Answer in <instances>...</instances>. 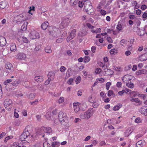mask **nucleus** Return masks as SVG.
<instances>
[{"mask_svg":"<svg viewBox=\"0 0 147 147\" xmlns=\"http://www.w3.org/2000/svg\"><path fill=\"white\" fill-rule=\"evenodd\" d=\"M6 43L5 37H0V46L3 47L5 46Z\"/></svg>","mask_w":147,"mask_h":147,"instance_id":"2eb2a0df","label":"nucleus"},{"mask_svg":"<svg viewBox=\"0 0 147 147\" xmlns=\"http://www.w3.org/2000/svg\"><path fill=\"white\" fill-rule=\"evenodd\" d=\"M86 33V32L85 31H82L81 32V33H79V34L80 35L79 36H84L85 35Z\"/></svg>","mask_w":147,"mask_h":147,"instance_id":"69168bd1","label":"nucleus"},{"mask_svg":"<svg viewBox=\"0 0 147 147\" xmlns=\"http://www.w3.org/2000/svg\"><path fill=\"white\" fill-rule=\"evenodd\" d=\"M52 130L50 127H44L41 128L40 133V134H43L44 133L50 134L52 133Z\"/></svg>","mask_w":147,"mask_h":147,"instance_id":"423d86ee","label":"nucleus"},{"mask_svg":"<svg viewBox=\"0 0 147 147\" xmlns=\"http://www.w3.org/2000/svg\"><path fill=\"white\" fill-rule=\"evenodd\" d=\"M32 127L30 125L26 126L24 129L23 132L20 136V139L22 141H24L30 135L32 130Z\"/></svg>","mask_w":147,"mask_h":147,"instance_id":"f257e3e1","label":"nucleus"},{"mask_svg":"<svg viewBox=\"0 0 147 147\" xmlns=\"http://www.w3.org/2000/svg\"><path fill=\"white\" fill-rule=\"evenodd\" d=\"M59 121L62 125L65 126L66 125L65 121L67 119L66 113L60 111L58 114Z\"/></svg>","mask_w":147,"mask_h":147,"instance_id":"20e7f679","label":"nucleus"},{"mask_svg":"<svg viewBox=\"0 0 147 147\" xmlns=\"http://www.w3.org/2000/svg\"><path fill=\"white\" fill-rule=\"evenodd\" d=\"M43 146L44 147H51L50 144L47 142H45L44 143Z\"/></svg>","mask_w":147,"mask_h":147,"instance_id":"e2e57ef3","label":"nucleus"},{"mask_svg":"<svg viewBox=\"0 0 147 147\" xmlns=\"http://www.w3.org/2000/svg\"><path fill=\"white\" fill-rule=\"evenodd\" d=\"M10 48L11 51H15L16 50V45L14 43L11 44Z\"/></svg>","mask_w":147,"mask_h":147,"instance_id":"cd10ccee","label":"nucleus"},{"mask_svg":"<svg viewBox=\"0 0 147 147\" xmlns=\"http://www.w3.org/2000/svg\"><path fill=\"white\" fill-rule=\"evenodd\" d=\"M126 85L129 88H133L134 87V84L133 83L131 82H128L126 83Z\"/></svg>","mask_w":147,"mask_h":147,"instance_id":"473e14b6","label":"nucleus"},{"mask_svg":"<svg viewBox=\"0 0 147 147\" xmlns=\"http://www.w3.org/2000/svg\"><path fill=\"white\" fill-rule=\"evenodd\" d=\"M5 67L6 69V70L7 73H9L13 70V67L12 64L10 63H7L5 65Z\"/></svg>","mask_w":147,"mask_h":147,"instance_id":"9d476101","label":"nucleus"},{"mask_svg":"<svg viewBox=\"0 0 147 147\" xmlns=\"http://www.w3.org/2000/svg\"><path fill=\"white\" fill-rule=\"evenodd\" d=\"M7 5V3L6 1H3L0 2V8L4 9Z\"/></svg>","mask_w":147,"mask_h":147,"instance_id":"412c9836","label":"nucleus"},{"mask_svg":"<svg viewBox=\"0 0 147 147\" xmlns=\"http://www.w3.org/2000/svg\"><path fill=\"white\" fill-rule=\"evenodd\" d=\"M147 18V13L146 12H144L142 15V18L143 20L145 21Z\"/></svg>","mask_w":147,"mask_h":147,"instance_id":"a18cd8bd","label":"nucleus"},{"mask_svg":"<svg viewBox=\"0 0 147 147\" xmlns=\"http://www.w3.org/2000/svg\"><path fill=\"white\" fill-rule=\"evenodd\" d=\"M43 77L42 76H36L34 78V80L37 82H40L43 81Z\"/></svg>","mask_w":147,"mask_h":147,"instance_id":"aec40b11","label":"nucleus"},{"mask_svg":"<svg viewBox=\"0 0 147 147\" xmlns=\"http://www.w3.org/2000/svg\"><path fill=\"white\" fill-rule=\"evenodd\" d=\"M81 80V78L80 76H78L76 79V84H78Z\"/></svg>","mask_w":147,"mask_h":147,"instance_id":"864d4df0","label":"nucleus"},{"mask_svg":"<svg viewBox=\"0 0 147 147\" xmlns=\"http://www.w3.org/2000/svg\"><path fill=\"white\" fill-rule=\"evenodd\" d=\"M18 58L21 60L24 59L26 57V55L23 53H19L17 55Z\"/></svg>","mask_w":147,"mask_h":147,"instance_id":"6ab92c4d","label":"nucleus"},{"mask_svg":"<svg viewBox=\"0 0 147 147\" xmlns=\"http://www.w3.org/2000/svg\"><path fill=\"white\" fill-rule=\"evenodd\" d=\"M35 96V94L30 93L28 95V98L29 99H33L34 98Z\"/></svg>","mask_w":147,"mask_h":147,"instance_id":"c03bdc74","label":"nucleus"},{"mask_svg":"<svg viewBox=\"0 0 147 147\" xmlns=\"http://www.w3.org/2000/svg\"><path fill=\"white\" fill-rule=\"evenodd\" d=\"M18 111L16 109H15L14 110V116L16 118H18L19 117V114H18Z\"/></svg>","mask_w":147,"mask_h":147,"instance_id":"49530a36","label":"nucleus"},{"mask_svg":"<svg viewBox=\"0 0 147 147\" xmlns=\"http://www.w3.org/2000/svg\"><path fill=\"white\" fill-rule=\"evenodd\" d=\"M122 104L120 103L118 104L117 105L113 107V110L115 111L118 110L122 107Z\"/></svg>","mask_w":147,"mask_h":147,"instance_id":"bb28decb","label":"nucleus"},{"mask_svg":"<svg viewBox=\"0 0 147 147\" xmlns=\"http://www.w3.org/2000/svg\"><path fill=\"white\" fill-rule=\"evenodd\" d=\"M29 8L30 10L28 11V13H29L30 14H31V15H32L33 14V13L32 12H31V11H34L35 7H34V6H32V7H30Z\"/></svg>","mask_w":147,"mask_h":147,"instance_id":"79ce46f5","label":"nucleus"},{"mask_svg":"<svg viewBox=\"0 0 147 147\" xmlns=\"http://www.w3.org/2000/svg\"><path fill=\"white\" fill-rule=\"evenodd\" d=\"M137 74L138 75H140L141 74H147V70L145 69H143L140 70L137 72Z\"/></svg>","mask_w":147,"mask_h":147,"instance_id":"393cba45","label":"nucleus"},{"mask_svg":"<svg viewBox=\"0 0 147 147\" xmlns=\"http://www.w3.org/2000/svg\"><path fill=\"white\" fill-rule=\"evenodd\" d=\"M139 97L142 98L143 100H145L147 98V95L144 94H141L139 95Z\"/></svg>","mask_w":147,"mask_h":147,"instance_id":"4c0bfd02","label":"nucleus"},{"mask_svg":"<svg viewBox=\"0 0 147 147\" xmlns=\"http://www.w3.org/2000/svg\"><path fill=\"white\" fill-rule=\"evenodd\" d=\"M113 93V92L112 90H109L108 92V96H110Z\"/></svg>","mask_w":147,"mask_h":147,"instance_id":"bf43d9fd","label":"nucleus"},{"mask_svg":"<svg viewBox=\"0 0 147 147\" xmlns=\"http://www.w3.org/2000/svg\"><path fill=\"white\" fill-rule=\"evenodd\" d=\"M86 26L89 29H93L94 27V26H92L89 23H87L86 24Z\"/></svg>","mask_w":147,"mask_h":147,"instance_id":"8fccbe9b","label":"nucleus"},{"mask_svg":"<svg viewBox=\"0 0 147 147\" xmlns=\"http://www.w3.org/2000/svg\"><path fill=\"white\" fill-rule=\"evenodd\" d=\"M135 121L137 123H140L141 122V119L140 117H138L135 119Z\"/></svg>","mask_w":147,"mask_h":147,"instance_id":"4d7b16f0","label":"nucleus"},{"mask_svg":"<svg viewBox=\"0 0 147 147\" xmlns=\"http://www.w3.org/2000/svg\"><path fill=\"white\" fill-rule=\"evenodd\" d=\"M58 28H57L55 26H50L49 28V30L47 33L49 35L53 36L56 35L57 31H58Z\"/></svg>","mask_w":147,"mask_h":147,"instance_id":"0eeeda50","label":"nucleus"},{"mask_svg":"<svg viewBox=\"0 0 147 147\" xmlns=\"http://www.w3.org/2000/svg\"><path fill=\"white\" fill-rule=\"evenodd\" d=\"M11 103L12 101L9 99H6L4 102L5 107L8 109H10L11 107Z\"/></svg>","mask_w":147,"mask_h":147,"instance_id":"1a4fd4ad","label":"nucleus"},{"mask_svg":"<svg viewBox=\"0 0 147 147\" xmlns=\"http://www.w3.org/2000/svg\"><path fill=\"white\" fill-rule=\"evenodd\" d=\"M20 83V81L19 80H17L12 82L11 84L13 86H18Z\"/></svg>","mask_w":147,"mask_h":147,"instance_id":"2f4dec72","label":"nucleus"},{"mask_svg":"<svg viewBox=\"0 0 147 147\" xmlns=\"http://www.w3.org/2000/svg\"><path fill=\"white\" fill-rule=\"evenodd\" d=\"M49 23L48 22L45 21L43 23L41 26L43 30H45L48 26Z\"/></svg>","mask_w":147,"mask_h":147,"instance_id":"5701e85b","label":"nucleus"},{"mask_svg":"<svg viewBox=\"0 0 147 147\" xmlns=\"http://www.w3.org/2000/svg\"><path fill=\"white\" fill-rule=\"evenodd\" d=\"M105 72H106V74L108 75H112L113 73V72L112 70L108 69H107V70H105Z\"/></svg>","mask_w":147,"mask_h":147,"instance_id":"e433bc0d","label":"nucleus"},{"mask_svg":"<svg viewBox=\"0 0 147 147\" xmlns=\"http://www.w3.org/2000/svg\"><path fill=\"white\" fill-rule=\"evenodd\" d=\"M90 58L89 56H85L84 58V63L88 62L90 61Z\"/></svg>","mask_w":147,"mask_h":147,"instance_id":"58836bf2","label":"nucleus"},{"mask_svg":"<svg viewBox=\"0 0 147 147\" xmlns=\"http://www.w3.org/2000/svg\"><path fill=\"white\" fill-rule=\"evenodd\" d=\"M100 12L101 14L103 16H105L107 13V12L105 10L103 9H101Z\"/></svg>","mask_w":147,"mask_h":147,"instance_id":"6e6d98bb","label":"nucleus"},{"mask_svg":"<svg viewBox=\"0 0 147 147\" xmlns=\"http://www.w3.org/2000/svg\"><path fill=\"white\" fill-rule=\"evenodd\" d=\"M74 80L72 78H70L67 82V83L69 84H71L73 82Z\"/></svg>","mask_w":147,"mask_h":147,"instance_id":"774afa93","label":"nucleus"},{"mask_svg":"<svg viewBox=\"0 0 147 147\" xmlns=\"http://www.w3.org/2000/svg\"><path fill=\"white\" fill-rule=\"evenodd\" d=\"M45 51L46 53H51L52 52L51 48L49 46H47L45 47Z\"/></svg>","mask_w":147,"mask_h":147,"instance_id":"7c9ffc66","label":"nucleus"},{"mask_svg":"<svg viewBox=\"0 0 147 147\" xmlns=\"http://www.w3.org/2000/svg\"><path fill=\"white\" fill-rule=\"evenodd\" d=\"M132 5L134 6V9H138L139 8L140 5L138 4L137 2L136 1H134L131 3Z\"/></svg>","mask_w":147,"mask_h":147,"instance_id":"b1692460","label":"nucleus"},{"mask_svg":"<svg viewBox=\"0 0 147 147\" xmlns=\"http://www.w3.org/2000/svg\"><path fill=\"white\" fill-rule=\"evenodd\" d=\"M19 144L18 143L16 142H14L11 145V147H16Z\"/></svg>","mask_w":147,"mask_h":147,"instance_id":"680f3d73","label":"nucleus"},{"mask_svg":"<svg viewBox=\"0 0 147 147\" xmlns=\"http://www.w3.org/2000/svg\"><path fill=\"white\" fill-rule=\"evenodd\" d=\"M55 72L54 71L50 72L48 75V78L50 79L51 80H53L55 77Z\"/></svg>","mask_w":147,"mask_h":147,"instance_id":"ddd939ff","label":"nucleus"},{"mask_svg":"<svg viewBox=\"0 0 147 147\" xmlns=\"http://www.w3.org/2000/svg\"><path fill=\"white\" fill-rule=\"evenodd\" d=\"M69 21V19L68 18H64L61 23L59 28L61 29H63L67 27L68 25Z\"/></svg>","mask_w":147,"mask_h":147,"instance_id":"39448f33","label":"nucleus"},{"mask_svg":"<svg viewBox=\"0 0 147 147\" xmlns=\"http://www.w3.org/2000/svg\"><path fill=\"white\" fill-rule=\"evenodd\" d=\"M141 113L145 116H147V107L144 106L141 107L139 109Z\"/></svg>","mask_w":147,"mask_h":147,"instance_id":"9b49d317","label":"nucleus"},{"mask_svg":"<svg viewBox=\"0 0 147 147\" xmlns=\"http://www.w3.org/2000/svg\"><path fill=\"white\" fill-rule=\"evenodd\" d=\"M76 32L75 29L73 30L70 34L69 36L70 37H74L76 36Z\"/></svg>","mask_w":147,"mask_h":147,"instance_id":"ea45409f","label":"nucleus"},{"mask_svg":"<svg viewBox=\"0 0 147 147\" xmlns=\"http://www.w3.org/2000/svg\"><path fill=\"white\" fill-rule=\"evenodd\" d=\"M78 0H70V4L71 6H73L76 5L78 3Z\"/></svg>","mask_w":147,"mask_h":147,"instance_id":"c756f323","label":"nucleus"},{"mask_svg":"<svg viewBox=\"0 0 147 147\" xmlns=\"http://www.w3.org/2000/svg\"><path fill=\"white\" fill-rule=\"evenodd\" d=\"M142 142V141L141 140L138 142L136 143L137 147H141L143 145Z\"/></svg>","mask_w":147,"mask_h":147,"instance_id":"37998d69","label":"nucleus"},{"mask_svg":"<svg viewBox=\"0 0 147 147\" xmlns=\"http://www.w3.org/2000/svg\"><path fill=\"white\" fill-rule=\"evenodd\" d=\"M130 131V130L129 129V130H127L125 132V136H128L131 133V132L130 133H129V131Z\"/></svg>","mask_w":147,"mask_h":147,"instance_id":"338daca9","label":"nucleus"},{"mask_svg":"<svg viewBox=\"0 0 147 147\" xmlns=\"http://www.w3.org/2000/svg\"><path fill=\"white\" fill-rule=\"evenodd\" d=\"M130 101L131 102H134L136 103H138V105H140L142 104V102L138 98H133L130 99Z\"/></svg>","mask_w":147,"mask_h":147,"instance_id":"4468645a","label":"nucleus"},{"mask_svg":"<svg viewBox=\"0 0 147 147\" xmlns=\"http://www.w3.org/2000/svg\"><path fill=\"white\" fill-rule=\"evenodd\" d=\"M80 103L79 102L74 103L73 104V108L75 112L77 113L80 111L79 105Z\"/></svg>","mask_w":147,"mask_h":147,"instance_id":"f8f14e48","label":"nucleus"},{"mask_svg":"<svg viewBox=\"0 0 147 147\" xmlns=\"http://www.w3.org/2000/svg\"><path fill=\"white\" fill-rule=\"evenodd\" d=\"M84 5V1H83V0H82L81 1H79L78 2V6L80 7H82L83 5Z\"/></svg>","mask_w":147,"mask_h":147,"instance_id":"a19ab883","label":"nucleus"},{"mask_svg":"<svg viewBox=\"0 0 147 147\" xmlns=\"http://www.w3.org/2000/svg\"><path fill=\"white\" fill-rule=\"evenodd\" d=\"M139 60L141 61L146 60H147V55L146 54L142 55L139 57Z\"/></svg>","mask_w":147,"mask_h":147,"instance_id":"f3484780","label":"nucleus"},{"mask_svg":"<svg viewBox=\"0 0 147 147\" xmlns=\"http://www.w3.org/2000/svg\"><path fill=\"white\" fill-rule=\"evenodd\" d=\"M60 143L57 142H54L52 143V147H58L59 146Z\"/></svg>","mask_w":147,"mask_h":147,"instance_id":"f704fd0d","label":"nucleus"},{"mask_svg":"<svg viewBox=\"0 0 147 147\" xmlns=\"http://www.w3.org/2000/svg\"><path fill=\"white\" fill-rule=\"evenodd\" d=\"M12 81V80L11 79H7L4 82V84L5 85H7L8 83L11 82Z\"/></svg>","mask_w":147,"mask_h":147,"instance_id":"13d9d810","label":"nucleus"},{"mask_svg":"<svg viewBox=\"0 0 147 147\" xmlns=\"http://www.w3.org/2000/svg\"><path fill=\"white\" fill-rule=\"evenodd\" d=\"M98 105L99 104L96 102H94V103L93 104V107L94 108H95L97 107Z\"/></svg>","mask_w":147,"mask_h":147,"instance_id":"052dcab7","label":"nucleus"},{"mask_svg":"<svg viewBox=\"0 0 147 147\" xmlns=\"http://www.w3.org/2000/svg\"><path fill=\"white\" fill-rule=\"evenodd\" d=\"M116 28L117 30L119 31L123 29V27L121 22H118Z\"/></svg>","mask_w":147,"mask_h":147,"instance_id":"a878e982","label":"nucleus"},{"mask_svg":"<svg viewBox=\"0 0 147 147\" xmlns=\"http://www.w3.org/2000/svg\"><path fill=\"white\" fill-rule=\"evenodd\" d=\"M65 67L64 66H62L60 68V70L61 72H64L65 70Z\"/></svg>","mask_w":147,"mask_h":147,"instance_id":"0e129e2a","label":"nucleus"},{"mask_svg":"<svg viewBox=\"0 0 147 147\" xmlns=\"http://www.w3.org/2000/svg\"><path fill=\"white\" fill-rule=\"evenodd\" d=\"M102 71L101 69L100 68H97L95 69V73L97 74H99Z\"/></svg>","mask_w":147,"mask_h":147,"instance_id":"09e8293b","label":"nucleus"},{"mask_svg":"<svg viewBox=\"0 0 147 147\" xmlns=\"http://www.w3.org/2000/svg\"><path fill=\"white\" fill-rule=\"evenodd\" d=\"M41 49V46L40 44L36 45L35 47L34 50V53H36Z\"/></svg>","mask_w":147,"mask_h":147,"instance_id":"a211bd4d","label":"nucleus"},{"mask_svg":"<svg viewBox=\"0 0 147 147\" xmlns=\"http://www.w3.org/2000/svg\"><path fill=\"white\" fill-rule=\"evenodd\" d=\"M84 1V8L85 11L89 14H92V4L89 0H83Z\"/></svg>","mask_w":147,"mask_h":147,"instance_id":"7ed1b4c3","label":"nucleus"},{"mask_svg":"<svg viewBox=\"0 0 147 147\" xmlns=\"http://www.w3.org/2000/svg\"><path fill=\"white\" fill-rule=\"evenodd\" d=\"M130 77V76L129 75H125L124 76V77L122 79L123 81L124 82L126 83L128 82H129V81L131 80L130 78H129Z\"/></svg>","mask_w":147,"mask_h":147,"instance_id":"4be33fe9","label":"nucleus"},{"mask_svg":"<svg viewBox=\"0 0 147 147\" xmlns=\"http://www.w3.org/2000/svg\"><path fill=\"white\" fill-rule=\"evenodd\" d=\"M127 43V41L124 39L122 40L120 42L122 46H123L124 44H126Z\"/></svg>","mask_w":147,"mask_h":147,"instance_id":"603ef678","label":"nucleus"},{"mask_svg":"<svg viewBox=\"0 0 147 147\" xmlns=\"http://www.w3.org/2000/svg\"><path fill=\"white\" fill-rule=\"evenodd\" d=\"M64 98L63 97H61L59 98V99L58 100V102L59 104H60L63 102L64 101Z\"/></svg>","mask_w":147,"mask_h":147,"instance_id":"de8ad7c7","label":"nucleus"},{"mask_svg":"<svg viewBox=\"0 0 147 147\" xmlns=\"http://www.w3.org/2000/svg\"><path fill=\"white\" fill-rule=\"evenodd\" d=\"M103 38H101V39L100 38L99 40L98 41H96V44L99 45V44L100 43H102L103 42Z\"/></svg>","mask_w":147,"mask_h":147,"instance_id":"5fc2aeb1","label":"nucleus"},{"mask_svg":"<svg viewBox=\"0 0 147 147\" xmlns=\"http://www.w3.org/2000/svg\"><path fill=\"white\" fill-rule=\"evenodd\" d=\"M106 31L107 32V33H108L109 34H111L112 32L114 34V31L113 29H107L106 30Z\"/></svg>","mask_w":147,"mask_h":147,"instance_id":"3c124183","label":"nucleus"},{"mask_svg":"<svg viewBox=\"0 0 147 147\" xmlns=\"http://www.w3.org/2000/svg\"><path fill=\"white\" fill-rule=\"evenodd\" d=\"M38 35V34L35 30L32 31L30 33V36H32L33 37H37Z\"/></svg>","mask_w":147,"mask_h":147,"instance_id":"72a5a7b5","label":"nucleus"},{"mask_svg":"<svg viewBox=\"0 0 147 147\" xmlns=\"http://www.w3.org/2000/svg\"><path fill=\"white\" fill-rule=\"evenodd\" d=\"M94 112V111L93 109H90L87 111L81 113L80 115V117L82 119H88L93 115Z\"/></svg>","mask_w":147,"mask_h":147,"instance_id":"f03ea898","label":"nucleus"},{"mask_svg":"<svg viewBox=\"0 0 147 147\" xmlns=\"http://www.w3.org/2000/svg\"><path fill=\"white\" fill-rule=\"evenodd\" d=\"M17 18L15 20V22L18 24H21L25 20L24 16L22 15H19L17 16Z\"/></svg>","mask_w":147,"mask_h":147,"instance_id":"6e6552de","label":"nucleus"},{"mask_svg":"<svg viewBox=\"0 0 147 147\" xmlns=\"http://www.w3.org/2000/svg\"><path fill=\"white\" fill-rule=\"evenodd\" d=\"M117 50L116 49H112L110 51V54L112 55H115L117 53Z\"/></svg>","mask_w":147,"mask_h":147,"instance_id":"c9c22d12","label":"nucleus"},{"mask_svg":"<svg viewBox=\"0 0 147 147\" xmlns=\"http://www.w3.org/2000/svg\"><path fill=\"white\" fill-rule=\"evenodd\" d=\"M18 40L19 42L26 43H28L29 41L26 37H20L18 38Z\"/></svg>","mask_w":147,"mask_h":147,"instance_id":"dca6fc26","label":"nucleus"},{"mask_svg":"<svg viewBox=\"0 0 147 147\" xmlns=\"http://www.w3.org/2000/svg\"><path fill=\"white\" fill-rule=\"evenodd\" d=\"M28 24L27 22H25L24 24L22 25L21 27V30L22 31H25L26 30V26Z\"/></svg>","mask_w":147,"mask_h":147,"instance_id":"c85d7f7f","label":"nucleus"}]
</instances>
